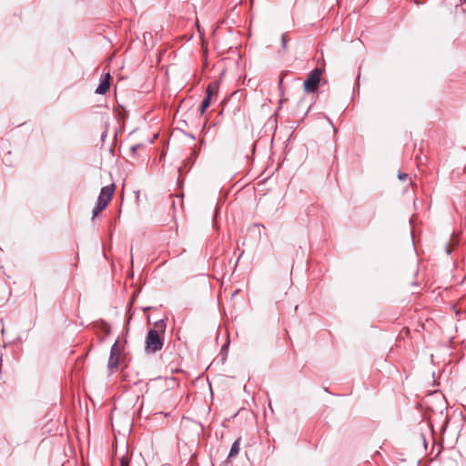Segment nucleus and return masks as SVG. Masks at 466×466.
Listing matches in <instances>:
<instances>
[{
    "instance_id": "obj_10",
    "label": "nucleus",
    "mask_w": 466,
    "mask_h": 466,
    "mask_svg": "<svg viewBox=\"0 0 466 466\" xmlns=\"http://www.w3.org/2000/svg\"><path fill=\"white\" fill-rule=\"evenodd\" d=\"M216 93V86L209 85L206 90V97L211 99L212 96Z\"/></svg>"
},
{
    "instance_id": "obj_5",
    "label": "nucleus",
    "mask_w": 466,
    "mask_h": 466,
    "mask_svg": "<svg viewBox=\"0 0 466 466\" xmlns=\"http://www.w3.org/2000/svg\"><path fill=\"white\" fill-rule=\"evenodd\" d=\"M110 74L109 72L106 73L103 78L100 80L98 86L96 89V93L99 95L106 94L110 86Z\"/></svg>"
},
{
    "instance_id": "obj_8",
    "label": "nucleus",
    "mask_w": 466,
    "mask_h": 466,
    "mask_svg": "<svg viewBox=\"0 0 466 466\" xmlns=\"http://www.w3.org/2000/svg\"><path fill=\"white\" fill-rule=\"evenodd\" d=\"M106 208V206L97 202L93 209V218L97 217Z\"/></svg>"
},
{
    "instance_id": "obj_14",
    "label": "nucleus",
    "mask_w": 466,
    "mask_h": 466,
    "mask_svg": "<svg viewBox=\"0 0 466 466\" xmlns=\"http://www.w3.org/2000/svg\"><path fill=\"white\" fill-rule=\"evenodd\" d=\"M449 428V425H447L445 428H444V431H446Z\"/></svg>"
},
{
    "instance_id": "obj_12",
    "label": "nucleus",
    "mask_w": 466,
    "mask_h": 466,
    "mask_svg": "<svg viewBox=\"0 0 466 466\" xmlns=\"http://www.w3.org/2000/svg\"><path fill=\"white\" fill-rule=\"evenodd\" d=\"M398 177L400 180H406L408 178V175L405 173H399Z\"/></svg>"
},
{
    "instance_id": "obj_9",
    "label": "nucleus",
    "mask_w": 466,
    "mask_h": 466,
    "mask_svg": "<svg viewBox=\"0 0 466 466\" xmlns=\"http://www.w3.org/2000/svg\"><path fill=\"white\" fill-rule=\"evenodd\" d=\"M210 105V98L206 97L203 99L200 106V113L203 115Z\"/></svg>"
},
{
    "instance_id": "obj_6",
    "label": "nucleus",
    "mask_w": 466,
    "mask_h": 466,
    "mask_svg": "<svg viewBox=\"0 0 466 466\" xmlns=\"http://www.w3.org/2000/svg\"><path fill=\"white\" fill-rule=\"evenodd\" d=\"M443 439H422L423 444L425 447H427L430 443L432 445V451L436 450V455H439L441 451L442 445L441 441Z\"/></svg>"
},
{
    "instance_id": "obj_11",
    "label": "nucleus",
    "mask_w": 466,
    "mask_h": 466,
    "mask_svg": "<svg viewBox=\"0 0 466 466\" xmlns=\"http://www.w3.org/2000/svg\"><path fill=\"white\" fill-rule=\"evenodd\" d=\"M120 466H129V461L126 457L120 459Z\"/></svg>"
},
{
    "instance_id": "obj_1",
    "label": "nucleus",
    "mask_w": 466,
    "mask_h": 466,
    "mask_svg": "<svg viewBox=\"0 0 466 466\" xmlns=\"http://www.w3.org/2000/svg\"><path fill=\"white\" fill-rule=\"evenodd\" d=\"M157 329L148 330L146 337V351L147 353H155L160 350L164 344L165 328L162 324H156Z\"/></svg>"
},
{
    "instance_id": "obj_7",
    "label": "nucleus",
    "mask_w": 466,
    "mask_h": 466,
    "mask_svg": "<svg viewBox=\"0 0 466 466\" xmlns=\"http://www.w3.org/2000/svg\"><path fill=\"white\" fill-rule=\"evenodd\" d=\"M239 451V439H237V441L232 444L230 448V451L228 454V457L236 456Z\"/></svg>"
},
{
    "instance_id": "obj_13",
    "label": "nucleus",
    "mask_w": 466,
    "mask_h": 466,
    "mask_svg": "<svg viewBox=\"0 0 466 466\" xmlns=\"http://www.w3.org/2000/svg\"><path fill=\"white\" fill-rule=\"evenodd\" d=\"M282 46L285 48L286 47V38L285 35H282Z\"/></svg>"
},
{
    "instance_id": "obj_4",
    "label": "nucleus",
    "mask_w": 466,
    "mask_h": 466,
    "mask_svg": "<svg viewBox=\"0 0 466 466\" xmlns=\"http://www.w3.org/2000/svg\"><path fill=\"white\" fill-rule=\"evenodd\" d=\"M120 356H121V349L119 347L118 341H116L114 343V345L111 347V350H110V357L108 360L109 369H115L117 367Z\"/></svg>"
},
{
    "instance_id": "obj_3",
    "label": "nucleus",
    "mask_w": 466,
    "mask_h": 466,
    "mask_svg": "<svg viewBox=\"0 0 466 466\" xmlns=\"http://www.w3.org/2000/svg\"><path fill=\"white\" fill-rule=\"evenodd\" d=\"M115 189H116L115 184H111V185L103 187L100 190V193H99V196L97 198V202H99L105 206H107L113 198Z\"/></svg>"
},
{
    "instance_id": "obj_2",
    "label": "nucleus",
    "mask_w": 466,
    "mask_h": 466,
    "mask_svg": "<svg viewBox=\"0 0 466 466\" xmlns=\"http://www.w3.org/2000/svg\"><path fill=\"white\" fill-rule=\"evenodd\" d=\"M323 70L315 68L312 70L303 83V88L306 93H314L319 85Z\"/></svg>"
}]
</instances>
